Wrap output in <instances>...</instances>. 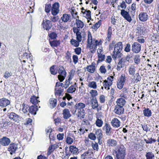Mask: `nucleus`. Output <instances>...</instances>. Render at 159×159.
I'll return each mask as SVG.
<instances>
[{"mask_svg": "<svg viewBox=\"0 0 159 159\" xmlns=\"http://www.w3.org/2000/svg\"><path fill=\"white\" fill-rule=\"evenodd\" d=\"M130 45L129 43L127 44L126 45L125 47V51L126 52H129L130 51Z\"/></svg>", "mask_w": 159, "mask_h": 159, "instance_id": "4d7b16f0", "label": "nucleus"}, {"mask_svg": "<svg viewBox=\"0 0 159 159\" xmlns=\"http://www.w3.org/2000/svg\"><path fill=\"white\" fill-rule=\"evenodd\" d=\"M134 61L135 64H139L140 61V56L138 55H136L134 56Z\"/></svg>", "mask_w": 159, "mask_h": 159, "instance_id": "4c0bfd02", "label": "nucleus"}, {"mask_svg": "<svg viewBox=\"0 0 159 159\" xmlns=\"http://www.w3.org/2000/svg\"><path fill=\"white\" fill-rule=\"evenodd\" d=\"M70 18L71 16L70 15L64 14L61 17V19L63 22L66 23L69 21L70 20Z\"/></svg>", "mask_w": 159, "mask_h": 159, "instance_id": "a211bd4d", "label": "nucleus"}, {"mask_svg": "<svg viewBox=\"0 0 159 159\" xmlns=\"http://www.w3.org/2000/svg\"><path fill=\"white\" fill-rule=\"evenodd\" d=\"M69 148L70 152L73 154L76 155L79 153L78 149L74 146H70Z\"/></svg>", "mask_w": 159, "mask_h": 159, "instance_id": "5701e85b", "label": "nucleus"}, {"mask_svg": "<svg viewBox=\"0 0 159 159\" xmlns=\"http://www.w3.org/2000/svg\"><path fill=\"white\" fill-rule=\"evenodd\" d=\"M10 139L6 137H3L0 139V143L3 146L8 145L10 143Z\"/></svg>", "mask_w": 159, "mask_h": 159, "instance_id": "ddd939ff", "label": "nucleus"}, {"mask_svg": "<svg viewBox=\"0 0 159 159\" xmlns=\"http://www.w3.org/2000/svg\"><path fill=\"white\" fill-rule=\"evenodd\" d=\"M91 105L92 108L93 109L96 108L98 107V104L96 98L92 99L91 101Z\"/></svg>", "mask_w": 159, "mask_h": 159, "instance_id": "72a5a7b5", "label": "nucleus"}, {"mask_svg": "<svg viewBox=\"0 0 159 159\" xmlns=\"http://www.w3.org/2000/svg\"><path fill=\"white\" fill-rule=\"evenodd\" d=\"M51 7L50 4H46L45 5V11L47 13H49Z\"/></svg>", "mask_w": 159, "mask_h": 159, "instance_id": "09e8293b", "label": "nucleus"}, {"mask_svg": "<svg viewBox=\"0 0 159 159\" xmlns=\"http://www.w3.org/2000/svg\"><path fill=\"white\" fill-rule=\"evenodd\" d=\"M92 146L93 149L98 151L99 149L98 146V143L95 142L92 143Z\"/></svg>", "mask_w": 159, "mask_h": 159, "instance_id": "de8ad7c7", "label": "nucleus"}, {"mask_svg": "<svg viewBox=\"0 0 159 159\" xmlns=\"http://www.w3.org/2000/svg\"><path fill=\"white\" fill-rule=\"evenodd\" d=\"M88 38L87 48H89L90 49L96 48L97 47L95 43V41H94V40H93L91 34L90 32L88 33Z\"/></svg>", "mask_w": 159, "mask_h": 159, "instance_id": "20e7f679", "label": "nucleus"}, {"mask_svg": "<svg viewBox=\"0 0 159 159\" xmlns=\"http://www.w3.org/2000/svg\"><path fill=\"white\" fill-rule=\"evenodd\" d=\"M138 17L140 21L145 22L148 19L149 16L147 13L141 12L139 14Z\"/></svg>", "mask_w": 159, "mask_h": 159, "instance_id": "9d476101", "label": "nucleus"}, {"mask_svg": "<svg viewBox=\"0 0 159 159\" xmlns=\"http://www.w3.org/2000/svg\"><path fill=\"white\" fill-rule=\"evenodd\" d=\"M92 153V150L89 149L87 151L85 152L81 155V158L83 159H85L87 157H89V156H91Z\"/></svg>", "mask_w": 159, "mask_h": 159, "instance_id": "aec40b11", "label": "nucleus"}, {"mask_svg": "<svg viewBox=\"0 0 159 159\" xmlns=\"http://www.w3.org/2000/svg\"><path fill=\"white\" fill-rule=\"evenodd\" d=\"M99 70L102 73L105 74L106 72V70L105 68V66H101Z\"/></svg>", "mask_w": 159, "mask_h": 159, "instance_id": "052dcab7", "label": "nucleus"}, {"mask_svg": "<svg viewBox=\"0 0 159 159\" xmlns=\"http://www.w3.org/2000/svg\"><path fill=\"white\" fill-rule=\"evenodd\" d=\"M81 49L80 48H77L75 49V52L76 54L79 55L80 54Z\"/></svg>", "mask_w": 159, "mask_h": 159, "instance_id": "69168bd1", "label": "nucleus"}, {"mask_svg": "<svg viewBox=\"0 0 159 159\" xmlns=\"http://www.w3.org/2000/svg\"><path fill=\"white\" fill-rule=\"evenodd\" d=\"M88 86L91 88L95 89L97 87L96 83L95 81H92L89 83Z\"/></svg>", "mask_w": 159, "mask_h": 159, "instance_id": "e433bc0d", "label": "nucleus"}, {"mask_svg": "<svg viewBox=\"0 0 159 159\" xmlns=\"http://www.w3.org/2000/svg\"><path fill=\"white\" fill-rule=\"evenodd\" d=\"M142 128L143 130L147 132L148 131H149V129H148V127L146 124H144L142 125Z\"/></svg>", "mask_w": 159, "mask_h": 159, "instance_id": "13d9d810", "label": "nucleus"}, {"mask_svg": "<svg viewBox=\"0 0 159 159\" xmlns=\"http://www.w3.org/2000/svg\"><path fill=\"white\" fill-rule=\"evenodd\" d=\"M76 24L77 27L79 28H82L84 26V24L80 20L76 19Z\"/></svg>", "mask_w": 159, "mask_h": 159, "instance_id": "7c9ffc66", "label": "nucleus"}, {"mask_svg": "<svg viewBox=\"0 0 159 159\" xmlns=\"http://www.w3.org/2000/svg\"><path fill=\"white\" fill-rule=\"evenodd\" d=\"M101 20H100L93 25V28L94 29H97L101 25Z\"/></svg>", "mask_w": 159, "mask_h": 159, "instance_id": "8fccbe9b", "label": "nucleus"}, {"mask_svg": "<svg viewBox=\"0 0 159 159\" xmlns=\"http://www.w3.org/2000/svg\"><path fill=\"white\" fill-rule=\"evenodd\" d=\"M60 4L58 2H55L52 5L51 9V13L54 16H56L60 11Z\"/></svg>", "mask_w": 159, "mask_h": 159, "instance_id": "423d86ee", "label": "nucleus"}, {"mask_svg": "<svg viewBox=\"0 0 159 159\" xmlns=\"http://www.w3.org/2000/svg\"><path fill=\"white\" fill-rule=\"evenodd\" d=\"M82 12L84 15L85 14V16L88 18H91V11L90 10L85 11H82Z\"/></svg>", "mask_w": 159, "mask_h": 159, "instance_id": "a18cd8bd", "label": "nucleus"}, {"mask_svg": "<svg viewBox=\"0 0 159 159\" xmlns=\"http://www.w3.org/2000/svg\"><path fill=\"white\" fill-rule=\"evenodd\" d=\"M70 43L72 45L75 47H77L79 45V42L73 39H71Z\"/></svg>", "mask_w": 159, "mask_h": 159, "instance_id": "ea45409f", "label": "nucleus"}, {"mask_svg": "<svg viewBox=\"0 0 159 159\" xmlns=\"http://www.w3.org/2000/svg\"><path fill=\"white\" fill-rule=\"evenodd\" d=\"M103 86L104 87L105 89L107 90L110 89V86L112 84L111 82H108V81L106 80H105L103 83Z\"/></svg>", "mask_w": 159, "mask_h": 159, "instance_id": "b1692460", "label": "nucleus"}, {"mask_svg": "<svg viewBox=\"0 0 159 159\" xmlns=\"http://www.w3.org/2000/svg\"><path fill=\"white\" fill-rule=\"evenodd\" d=\"M103 129L105 131L106 135L109 136L110 135L111 128L108 123H106L104 125L103 127Z\"/></svg>", "mask_w": 159, "mask_h": 159, "instance_id": "f8f14e48", "label": "nucleus"}, {"mask_svg": "<svg viewBox=\"0 0 159 159\" xmlns=\"http://www.w3.org/2000/svg\"><path fill=\"white\" fill-rule=\"evenodd\" d=\"M17 149V145L15 143H11L8 148V151L10 152L11 154L14 153Z\"/></svg>", "mask_w": 159, "mask_h": 159, "instance_id": "9b49d317", "label": "nucleus"}, {"mask_svg": "<svg viewBox=\"0 0 159 159\" xmlns=\"http://www.w3.org/2000/svg\"><path fill=\"white\" fill-rule=\"evenodd\" d=\"M10 104V101L5 98H3L0 99V106L1 107H6Z\"/></svg>", "mask_w": 159, "mask_h": 159, "instance_id": "2eb2a0df", "label": "nucleus"}, {"mask_svg": "<svg viewBox=\"0 0 159 159\" xmlns=\"http://www.w3.org/2000/svg\"><path fill=\"white\" fill-rule=\"evenodd\" d=\"M76 109H83L85 107V105L82 103H79L76 104L75 105Z\"/></svg>", "mask_w": 159, "mask_h": 159, "instance_id": "58836bf2", "label": "nucleus"}, {"mask_svg": "<svg viewBox=\"0 0 159 159\" xmlns=\"http://www.w3.org/2000/svg\"><path fill=\"white\" fill-rule=\"evenodd\" d=\"M95 68L96 67L95 66L94 64H93V63L91 65L87 67V71L89 72L92 73H93L94 72Z\"/></svg>", "mask_w": 159, "mask_h": 159, "instance_id": "393cba45", "label": "nucleus"}, {"mask_svg": "<svg viewBox=\"0 0 159 159\" xmlns=\"http://www.w3.org/2000/svg\"><path fill=\"white\" fill-rule=\"evenodd\" d=\"M116 159H125L126 155V148L123 144L117 145L113 152Z\"/></svg>", "mask_w": 159, "mask_h": 159, "instance_id": "f257e3e1", "label": "nucleus"}, {"mask_svg": "<svg viewBox=\"0 0 159 159\" xmlns=\"http://www.w3.org/2000/svg\"><path fill=\"white\" fill-rule=\"evenodd\" d=\"M129 75H134L135 71V67L133 65H131L129 67L128 70Z\"/></svg>", "mask_w": 159, "mask_h": 159, "instance_id": "cd10ccee", "label": "nucleus"}, {"mask_svg": "<svg viewBox=\"0 0 159 159\" xmlns=\"http://www.w3.org/2000/svg\"><path fill=\"white\" fill-rule=\"evenodd\" d=\"M59 18L58 16H52L51 17V20L52 22H55L58 20Z\"/></svg>", "mask_w": 159, "mask_h": 159, "instance_id": "6e6d98bb", "label": "nucleus"}, {"mask_svg": "<svg viewBox=\"0 0 159 159\" xmlns=\"http://www.w3.org/2000/svg\"><path fill=\"white\" fill-rule=\"evenodd\" d=\"M49 36L51 39H56L57 35L55 33L52 32L49 34Z\"/></svg>", "mask_w": 159, "mask_h": 159, "instance_id": "864d4df0", "label": "nucleus"}, {"mask_svg": "<svg viewBox=\"0 0 159 159\" xmlns=\"http://www.w3.org/2000/svg\"><path fill=\"white\" fill-rule=\"evenodd\" d=\"M39 98L38 97H36L35 96L32 97L30 98V102L33 104V105L30 107L28 105L23 104V107L22 109H38L39 108H40V106L38 107V105H36L40 102L38 100Z\"/></svg>", "mask_w": 159, "mask_h": 159, "instance_id": "7ed1b4c3", "label": "nucleus"}, {"mask_svg": "<svg viewBox=\"0 0 159 159\" xmlns=\"http://www.w3.org/2000/svg\"><path fill=\"white\" fill-rule=\"evenodd\" d=\"M123 48V45L122 42H119L115 45L114 51L111 54L112 58L114 60L117 58L120 57L121 56L120 52Z\"/></svg>", "mask_w": 159, "mask_h": 159, "instance_id": "f03ea898", "label": "nucleus"}, {"mask_svg": "<svg viewBox=\"0 0 159 159\" xmlns=\"http://www.w3.org/2000/svg\"><path fill=\"white\" fill-rule=\"evenodd\" d=\"M89 93L91 94V96L93 98V99L96 98L95 97L98 94V92L96 90H91Z\"/></svg>", "mask_w": 159, "mask_h": 159, "instance_id": "a19ab883", "label": "nucleus"}, {"mask_svg": "<svg viewBox=\"0 0 159 159\" xmlns=\"http://www.w3.org/2000/svg\"><path fill=\"white\" fill-rule=\"evenodd\" d=\"M124 84L122 83L120 81L118 82L117 83V87L119 89H122L123 86Z\"/></svg>", "mask_w": 159, "mask_h": 159, "instance_id": "774afa93", "label": "nucleus"}, {"mask_svg": "<svg viewBox=\"0 0 159 159\" xmlns=\"http://www.w3.org/2000/svg\"><path fill=\"white\" fill-rule=\"evenodd\" d=\"M145 157L146 159H155L154 153L152 151L146 152Z\"/></svg>", "mask_w": 159, "mask_h": 159, "instance_id": "dca6fc26", "label": "nucleus"}, {"mask_svg": "<svg viewBox=\"0 0 159 159\" xmlns=\"http://www.w3.org/2000/svg\"><path fill=\"white\" fill-rule=\"evenodd\" d=\"M11 75L12 74L11 73H10L8 71H6L4 74V77L7 79L11 76Z\"/></svg>", "mask_w": 159, "mask_h": 159, "instance_id": "bf43d9fd", "label": "nucleus"}, {"mask_svg": "<svg viewBox=\"0 0 159 159\" xmlns=\"http://www.w3.org/2000/svg\"><path fill=\"white\" fill-rule=\"evenodd\" d=\"M73 62L76 64L78 61V57L77 55H73Z\"/></svg>", "mask_w": 159, "mask_h": 159, "instance_id": "0e129e2a", "label": "nucleus"}, {"mask_svg": "<svg viewBox=\"0 0 159 159\" xmlns=\"http://www.w3.org/2000/svg\"><path fill=\"white\" fill-rule=\"evenodd\" d=\"M58 73L59 75H64V76H66V72L64 67L62 66L60 67L58 70Z\"/></svg>", "mask_w": 159, "mask_h": 159, "instance_id": "2f4dec72", "label": "nucleus"}, {"mask_svg": "<svg viewBox=\"0 0 159 159\" xmlns=\"http://www.w3.org/2000/svg\"><path fill=\"white\" fill-rule=\"evenodd\" d=\"M50 45L52 47H57L59 45L60 43V42L59 40H54L52 41L49 40Z\"/></svg>", "mask_w": 159, "mask_h": 159, "instance_id": "a878e982", "label": "nucleus"}, {"mask_svg": "<svg viewBox=\"0 0 159 159\" xmlns=\"http://www.w3.org/2000/svg\"><path fill=\"white\" fill-rule=\"evenodd\" d=\"M55 146V145H52L49 147L48 152V155H49L52 152L54 149H55V148H53V147H54Z\"/></svg>", "mask_w": 159, "mask_h": 159, "instance_id": "c03bdc74", "label": "nucleus"}, {"mask_svg": "<svg viewBox=\"0 0 159 159\" xmlns=\"http://www.w3.org/2000/svg\"><path fill=\"white\" fill-rule=\"evenodd\" d=\"M32 57V55L30 54H28L27 53L25 52L22 55V58L23 59H25L26 58L27 60H29L30 61V62H29V63L31 64L32 63V60H33Z\"/></svg>", "mask_w": 159, "mask_h": 159, "instance_id": "4be33fe9", "label": "nucleus"}, {"mask_svg": "<svg viewBox=\"0 0 159 159\" xmlns=\"http://www.w3.org/2000/svg\"><path fill=\"white\" fill-rule=\"evenodd\" d=\"M144 141L147 144H152L154 143L157 141V140L152 137L148 138V139H144Z\"/></svg>", "mask_w": 159, "mask_h": 159, "instance_id": "473e14b6", "label": "nucleus"}, {"mask_svg": "<svg viewBox=\"0 0 159 159\" xmlns=\"http://www.w3.org/2000/svg\"><path fill=\"white\" fill-rule=\"evenodd\" d=\"M63 118L66 119H68L71 116L69 110H63Z\"/></svg>", "mask_w": 159, "mask_h": 159, "instance_id": "c756f323", "label": "nucleus"}, {"mask_svg": "<svg viewBox=\"0 0 159 159\" xmlns=\"http://www.w3.org/2000/svg\"><path fill=\"white\" fill-rule=\"evenodd\" d=\"M44 20H43V22L44 23V25L46 27V30H48L50 29L52 26V24L51 23V22L50 20H46L45 22H44Z\"/></svg>", "mask_w": 159, "mask_h": 159, "instance_id": "bb28decb", "label": "nucleus"}, {"mask_svg": "<svg viewBox=\"0 0 159 159\" xmlns=\"http://www.w3.org/2000/svg\"><path fill=\"white\" fill-rule=\"evenodd\" d=\"M7 116L10 119L15 122L19 123L21 120V117L14 112L8 113Z\"/></svg>", "mask_w": 159, "mask_h": 159, "instance_id": "39448f33", "label": "nucleus"}, {"mask_svg": "<svg viewBox=\"0 0 159 159\" xmlns=\"http://www.w3.org/2000/svg\"><path fill=\"white\" fill-rule=\"evenodd\" d=\"M81 34V33H80L76 34L77 40L79 42H80L82 40V36Z\"/></svg>", "mask_w": 159, "mask_h": 159, "instance_id": "680f3d73", "label": "nucleus"}, {"mask_svg": "<svg viewBox=\"0 0 159 159\" xmlns=\"http://www.w3.org/2000/svg\"><path fill=\"white\" fill-rule=\"evenodd\" d=\"M76 89L74 85H72L67 89V92L69 93H73L75 92Z\"/></svg>", "mask_w": 159, "mask_h": 159, "instance_id": "c9c22d12", "label": "nucleus"}, {"mask_svg": "<svg viewBox=\"0 0 159 159\" xmlns=\"http://www.w3.org/2000/svg\"><path fill=\"white\" fill-rule=\"evenodd\" d=\"M111 124L112 126L115 128H118L120 126V121L116 118L113 119L111 120Z\"/></svg>", "mask_w": 159, "mask_h": 159, "instance_id": "4468645a", "label": "nucleus"}, {"mask_svg": "<svg viewBox=\"0 0 159 159\" xmlns=\"http://www.w3.org/2000/svg\"><path fill=\"white\" fill-rule=\"evenodd\" d=\"M143 113L144 116L147 117L150 116L152 114L151 110H143Z\"/></svg>", "mask_w": 159, "mask_h": 159, "instance_id": "37998d69", "label": "nucleus"}, {"mask_svg": "<svg viewBox=\"0 0 159 159\" xmlns=\"http://www.w3.org/2000/svg\"><path fill=\"white\" fill-rule=\"evenodd\" d=\"M116 102L117 105L115 106V109H118L122 108L125 105L126 102L125 99L120 98L117 99Z\"/></svg>", "mask_w": 159, "mask_h": 159, "instance_id": "6e6552de", "label": "nucleus"}, {"mask_svg": "<svg viewBox=\"0 0 159 159\" xmlns=\"http://www.w3.org/2000/svg\"><path fill=\"white\" fill-rule=\"evenodd\" d=\"M120 14L125 20L129 22H131L132 21V19L129 12L125 10L122 9L121 10Z\"/></svg>", "mask_w": 159, "mask_h": 159, "instance_id": "1a4fd4ad", "label": "nucleus"}, {"mask_svg": "<svg viewBox=\"0 0 159 159\" xmlns=\"http://www.w3.org/2000/svg\"><path fill=\"white\" fill-rule=\"evenodd\" d=\"M66 142L67 143L70 144L73 142V139L70 137H67L66 139Z\"/></svg>", "mask_w": 159, "mask_h": 159, "instance_id": "603ef678", "label": "nucleus"}, {"mask_svg": "<svg viewBox=\"0 0 159 159\" xmlns=\"http://www.w3.org/2000/svg\"><path fill=\"white\" fill-rule=\"evenodd\" d=\"M125 61L123 60L122 59H121L118 62L117 66V70H120V69L123 67H124L125 65Z\"/></svg>", "mask_w": 159, "mask_h": 159, "instance_id": "6ab92c4d", "label": "nucleus"}, {"mask_svg": "<svg viewBox=\"0 0 159 159\" xmlns=\"http://www.w3.org/2000/svg\"><path fill=\"white\" fill-rule=\"evenodd\" d=\"M141 50V45L138 42L134 43L132 46L131 50L135 53H139Z\"/></svg>", "mask_w": 159, "mask_h": 159, "instance_id": "0eeeda50", "label": "nucleus"}, {"mask_svg": "<svg viewBox=\"0 0 159 159\" xmlns=\"http://www.w3.org/2000/svg\"><path fill=\"white\" fill-rule=\"evenodd\" d=\"M9 122L7 121H3L2 124H1V125H1V127L2 128H4V129H6L7 128L8 126V123Z\"/></svg>", "mask_w": 159, "mask_h": 159, "instance_id": "5fc2aeb1", "label": "nucleus"}, {"mask_svg": "<svg viewBox=\"0 0 159 159\" xmlns=\"http://www.w3.org/2000/svg\"><path fill=\"white\" fill-rule=\"evenodd\" d=\"M50 105L51 108L52 109L57 105V100L54 98H50L49 100Z\"/></svg>", "mask_w": 159, "mask_h": 159, "instance_id": "412c9836", "label": "nucleus"}, {"mask_svg": "<svg viewBox=\"0 0 159 159\" xmlns=\"http://www.w3.org/2000/svg\"><path fill=\"white\" fill-rule=\"evenodd\" d=\"M101 129H98L96 130L95 134L97 137V139H102V133Z\"/></svg>", "mask_w": 159, "mask_h": 159, "instance_id": "f704fd0d", "label": "nucleus"}, {"mask_svg": "<svg viewBox=\"0 0 159 159\" xmlns=\"http://www.w3.org/2000/svg\"><path fill=\"white\" fill-rule=\"evenodd\" d=\"M134 81L135 83H137L141 80V78L139 74L137 73L134 76Z\"/></svg>", "mask_w": 159, "mask_h": 159, "instance_id": "79ce46f5", "label": "nucleus"}, {"mask_svg": "<svg viewBox=\"0 0 159 159\" xmlns=\"http://www.w3.org/2000/svg\"><path fill=\"white\" fill-rule=\"evenodd\" d=\"M103 124V121L101 119L97 118L96 122V124L97 126L101 127L102 126Z\"/></svg>", "mask_w": 159, "mask_h": 159, "instance_id": "49530a36", "label": "nucleus"}, {"mask_svg": "<svg viewBox=\"0 0 159 159\" xmlns=\"http://www.w3.org/2000/svg\"><path fill=\"white\" fill-rule=\"evenodd\" d=\"M88 136L89 139L92 140H95L96 139V136L93 133L90 134Z\"/></svg>", "mask_w": 159, "mask_h": 159, "instance_id": "e2e57ef3", "label": "nucleus"}, {"mask_svg": "<svg viewBox=\"0 0 159 159\" xmlns=\"http://www.w3.org/2000/svg\"><path fill=\"white\" fill-rule=\"evenodd\" d=\"M74 113H75L77 111V115L78 117H80V119H81L82 118H84V116L85 115V111L84 110H73Z\"/></svg>", "mask_w": 159, "mask_h": 159, "instance_id": "f3484780", "label": "nucleus"}, {"mask_svg": "<svg viewBox=\"0 0 159 159\" xmlns=\"http://www.w3.org/2000/svg\"><path fill=\"white\" fill-rule=\"evenodd\" d=\"M100 102L101 103H103L105 101V96L103 95H101L99 97Z\"/></svg>", "mask_w": 159, "mask_h": 159, "instance_id": "338daca9", "label": "nucleus"}, {"mask_svg": "<svg viewBox=\"0 0 159 159\" xmlns=\"http://www.w3.org/2000/svg\"><path fill=\"white\" fill-rule=\"evenodd\" d=\"M107 143L108 146L112 147L116 146L117 144V141L113 139H108Z\"/></svg>", "mask_w": 159, "mask_h": 159, "instance_id": "c85d7f7f", "label": "nucleus"}, {"mask_svg": "<svg viewBox=\"0 0 159 159\" xmlns=\"http://www.w3.org/2000/svg\"><path fill=\"white\" fill-rule=\"evenodd\" d=\"M63 89L61 88H59L58 90H57L55 92V93L56 95L60 96L61 95L62 93L63 92Z\"/></svg>", "mask_w": 159, "mask_h": 159, "instance_id": "3c124183", "label": "nucleus"}]
</instances>
